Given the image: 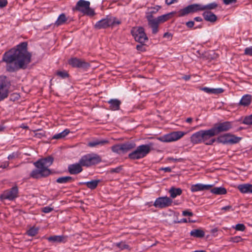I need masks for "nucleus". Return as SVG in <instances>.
I'll return each instance as SVG.
<instances>
[{
  "label": "nucleus",
  "instance_id": "f257e3e1",
  "mask_svg": "<svg viewBox=\"0 0 252 252\" xmlns=\"http://www.w3.org/2000/svg\"><path fill=\"white\" fill-rule=\"evenodd\" d=\"M27 45L26 42H23L3 55L2 61L6 63L7 71L14 72L27 67L32 57L31 54L28 52Z\"/></svg>",
  "mask_w": 252,
  "mask_h": 252
},
{
  "label": "nucleus",
  "instance_id": "f03ea898",
  "mask_svg": "<svg viewBox=\"0 0 252 252\" xmlns=\"http://www.w3.org/2000/svg\"><path fill=\"white\" fill-rule=\"evenodd\" d=\"M53 161L54 158L51 156L39 159L34 162L33 164L36 169L31 172L30 177L34 179H38L48 176L51 173L49 167L53 164Z\"/></svg>",
  "mask_w": 252,
  "mask_h": 252
},
{
  "label": "nucleus",
  "instance_id": "7ed1b4c3",
  "mask_svg": "<svg viewBox=\"0 0 252 252\" xmlns=\"http://www.w3.org/2000/svg\"><path fill=\"white\" fill-rule=\"evenodd\" d=\"M153 146V144L152 143L140 145L128 155V158L131 160L143 158L150 153Z\"/></svg>",
  "mask_w": 252,
  "mask_h": 252
},
{
  "label": "nucleus",
  "instance_id": "20e7f679",
  "mask_svg": "<svg viewBox=\"0 0 252 252\" xmlns=\"http://www.w3.org/2000/svg\"><path fill=\"white\" fill-rule=\"evenodd\" d=\"M80 163L84 167H89L97 164L101 162V158L99 155L95 153L87 154L81 157Z\"/></svg>",
  "mask_w": 252,
  "mask_h": 252
},
{
  "label": "nucleus",
  "instance_id": "39448f33",
  "mask_svg": "<svg viewBox=\"0 0 252 252\" xmlns=\"http://www.w3.org/2000/svg\"><path fill=\"white\" fill-rule=\"evenodd\" d=\"M90 1L85 0H79L73 9L80 11L85 15L93 16L95 15V12L93 9L90 8Z\"/></svg>",
  "mask_w": 252,
  "mask_h": 252
},
{
  "label": "nucleus",
  "instance_id": "423d86ee",
  "mask_svg": "<svg viewBox=\"0 0 252 252\" xmlns=\"http://www.w3.org/2000/svg\"><path fill=\"white\" fill-rule=\"evenodd\" d=\"M121 21L117 20L115 17L107 16L105 18L101 19L96 23L95 27L97 29H106L110 26L115 25H119Z\"/></svg>",
  "mask_w": 252,
  "mask_h": 252
},
{
  "label": "nucleus",
  "instance_id": "0eeeda50",
  "mask_svg": "<svg viewBox=\"0 0 252 252\" xmlns=\"http://www.w3.org/2000/svg\"><path fill=\"white\" fill-rule=\"evenodd\" d=\"M172 13H169L161 15L156 18L155 19H149V26L152 28L153 32L158 31V25L171 18Z\"/></svg>",
  "mask_w": 252,
  "mask_h": 252
},
{
  "label": "nucleus",
  "instance_id": "6e6552de",
  "mask_svg": "<svg viewBox=\"0 0 252 252\" xmlns=\"http://www.w3.org/2000/svg\"><path fill=\"white\" fill-rule=\"evenodd\" d=\"M202 143L206 145H212L216 141L214 131L211 128L207 130H199Z\"/></svg>",
  "mask_w": 252,
  "mask_h": 252
},
{
  "label": "nucleus",
  "instance_id": "1a4fd4ad",
  "mask_svg": "<svg viewBox=\"0 0 252 252\" xmlns=\"http://www.w3.org/2000/svg\"><path fill=\"white\" fill-rule=\"evenodd\" d=\"M135 147L136 144L134 143L127 142L122 144L115 145L111 147V150L114 153L120 154L126 153Z\"/></svg>",
  "mask_w": 252,
  "mask_h": 252
},
{
  "label": "nucleus",
  "instance_id": "9d476101",
  "mask_svg": "<svg viewBox=\"0 0 252 252\" xmlns=\"http://www.w3.org/2000/svg\"><path fill=\"white\" fill-rule=\"evenodd\" d=\"M184 135V132L177 131L159 136L157 139L162 142H171L179 140Z\"/></svg>",
  "mask_w": 252,
  "mask_h": 252
},
{
  "label": "nucleus",
  "instance_id": "9b49d317",
  "mask_svg": "<svg viewBox=\"0 0 252 252\" xmlns=\"http://www.w3.org/2000/svg\"><path fill=\"white\" fill-rule=\"evenodd\" d=\"M9 85L5 76L0 77V101L7 97Z\"/></svg>",
  "mask_w": 252,
  "mask_h": 252
},
{
  "label": "nucleus",
  "instance_id": "f8f14e48",
  "mask_svg": "<svg viewBox=\"0 0 252 252\" xmlns=\"http://www.w3.org/2000/svg\"><path fill=\"white\" fill-rule=\"evenodd\" d=\"M232 122L226 121L219 124H216L212 128L215 136L220 132L229 130L232 127Z\"/></svg>",
  "mask_w": 252,
  "mask_h": 252
},
{
  "label": "nucleus",
  "instance_id": "ddd939ff",
  "mask_svg": "<svg viewBox=\"0 0 252 252\" xmlns=\"http://www.w3.org/2000/svg\"><path fill=\"white\" fill-rule=\"evenodd\" d=\"M172 202V199L166 196L157 198L154 202L153 205L156 208L163 209L171 206Z\"/></svg>",
  "mask_w": 252,
  "mask_h": 252
},
{
  "label": "nucleus",
  "instance_id": "4468645a",
  "mask_svg": "<svg viewBox=\"0 0 252 252\" xmlns=\"http://www.w3.org/2000/svg\"><path fill=\"white\" fill-rule=\"evenodd\" d=\"M18 189L15 186L9 189L5 190L0 195L1 200L8 199L9 200H13L18 196Z\"/></svg>",
  "mask_w": 252,
  "mask_h": 252
},
{
  "label": "nucleus",
  "instance_id": "2eb2a0df",
  "mask_svg": "<svg viewBox=\"0 0 252 252\" xmlns=\"http://www.w3.org/2000/svg\"><path fill=\"white\" fill-rule=\"evenodd\" d=\"M199 11H203V5L200 4H193L180 10L179 11V15L183 16L190 13H194Z\"/></svg>",
  "mask_w": 252,
  "mask_h": 252
},
{
  "label": "nucleus",
  "instance_id": "dca6fc26",
  "mask_svg": "<svg viewBox=\"0 0 252 252\" xmlns=\"http://www.w3.org/2000/svg\"><path fill=\"white\" fill-rule=\"evenodd\" d=\"M241 139V137L230 134H225L218 138L219 142L222 144H235L238 143Z\"/></svg>",
  "mask_w": 252,
  "mask_h": 252
},
{
  "label": "nucleus",
  "instance_id": "f3484780",
  "mask_svg": "<svg viewBox=\"0 0 252 252\" xmlns=\"http://www.w3.org/2000/svg\"><path fill=\"white\" fill-rule=\"evenodd\" d=\"M68 63L73 67L88 68L90 67V64L88 63L75 57L70 58Z\"/></svg>",
  "mask_w": 252,
  "mask_h": 252
},
{
  "label": "nucleus",
  "instance_id": "a211bd4d",
  "mask_svg": "<svg viewBox=\"0 0 252 252\" xmlns=\"http://www.w3.org/2000/svg\"><path fill=\"white\" fill-rule=\"evenodd\" d=\"M82 164L80 163V160L78 163L71 164L68 165L67 170L71 175H77L83 171Z\"/></svg>",
  "mask_w": 252,
  "mask_h": 252
},
{
  "label": "nucleus",
  "instance_id": "6ab92c4d",
  "mask_svg": "<svg viewBox=\"0 0 252 252\" xmlns=\"http://www.w3.org/2000/svg\"><path fill=\"white\" fill-rule=\"evenodd\" d=\"M213 187V185H203L202 184H196L192 185L190 188V190L192 192L209 190Z\"/></svg>",
  "mask_w": 252,
  "mask_h": 252
},
{
  "label": "nucleus",
  "instance_id": "aec40b11",
  "mask_svg": "<svg viewBox=\"0 0 252 252\" xmlns=\"http://www.w3.org/2000/svg\"><path fill=\"white\" fill-rule=\"evenodd\" d=\"M131 33L135 41L140 44H144L148 40L145 32H131Z\"/></svg>",
  "mask_w": 252,
  "mask_h": 252
},
{
  "label": "nucleus",
  "instance_id": "412c9836",
  "mask_svg": "<svg viewBox=\"0 0 252 252\" xmlns=\"http://www.w3.org/2000/svg\"><path fill=\"white\" fill-rule=\"evenodd\" d=\"M108 140L106 139H95L91 141H90L88 144V146L90 147H94L98 146H103L108 144Z\"/></svg>",
  "mask_w": 252,
  "mask_h": 252
},
{
  "label": "nucleus",
  "instance_id": "4be33fe9",
  "mask_svg": "<svg viewBox=\"0 0 252 252\" xmlns=\"http://www.w3.org/2000/svg\"><path fill=\"white\" fill-rule=\"evenodd\" d=\"M109 104V109L112 111H116L120 109L121 101L118 99H111L108 101Z\"/></svg>",
  "mask_w": 252,
  "mask_h": 252
},
{
  "label": "nucleus",
  "instance_id": "5701e85b",
  "mask_svg": "<svg viewBox=\"0 0 252 252\" xmlns=\"http://www.w3.org/2000/svg\"><path fill=\"white\" fill-rule=\"evenodd\" d=\"M49 242L54 243H65L67 241V237L63 235H54L47 238Z\"/></svg>",
  "mask_w": 252,
  "mask_h": 252
},
{
  "label": "nucleus",
  "instance_id": "b1692460",
  "mask_svg": "<svg viewBox=\"0 0 252 252\" xmlns=\"http://www.w3.org/2000/svg\"><path fill=\"white\" fill-rule=\"evenodd\" d=\"M238 189L242 193H252V185L250 184H241Z\"/></svg>",
  "mask_w": 252,
  "mask_h": 252
},
{
  "label": "nucleus",
  "instance_id": "393cba45",
  "mask_svg": "<svg viewBox=\"0 0 252 252\" xmlns=\"http://www.w3.org/2000/svg\"><path fill=\"white\" fill-rule=\"evenodd\" d=\"M201 90L209 94H220L222 93L224 90L222 88H210L208 87H203L201 88Z\"/></svg>",
  "mask_w": 252,
  "mask_h": 252
},
{
  "label": "nucleus",
  "instance_id": "a878e982",
  "mask_svg": "<svg viewBox=\"0 0 252 252\" xmlns=\"http://www.w3.org/2000/svg\"><path fill=\"white\" fill-rule=\"evenodd\" d=\"M160 7H161L160 6L156 5L155 7L149 8V11L146 13V18L148 21L149 25V19H155L156 18L153 17V14L157 13Z\"/></svg>",
  "mask_w": 252,
  "mask_h": 252
},
{
  "label": "nucleus",
  "instance_id": "bb28decb",
  "mask_svg": "<svg viewBox=\"0 0 252 252\" xmlns=\"http://www.w3.org/2000/svg\"><path fill=\"white\" fill-rule=\"evenodd\" d=\"M203 16L206 21L212 23L216 22L217 19L216 15L209 11H205L204 12Z\"/></svg>",
  "mask_w": 252,
  "mask_h": 252
},
{
  "label": "nucleus",
  "instance_id": "cd10ccee",
  "mask_svg": "<svg viewBox=\"0 0 252 252\" xmlns=\"http://www.w3.org/2000/svg\"><path fill=\"white\" fill-rule=\"evenodd\" d=\"M252 101V96L250 94H245L241 98L239 104L244 107L248 106Z\"/></svg>",
  "mask_w": 252,
  "mask_h": 252
},
{
  "label": "nucleus",
  "instance_id": "c85d7f7f",
  "mask_svg": "<svg viewBox=\"0 0 252 252\" xmlns=\"http://www.w3.org/2000/svg\"><path fill=\"white\" fill-rule=\"evenodd\" d=\"M99 180H92L89 182L80 183V184L85 185L87 187L92 190L94 189L100 183Z\"/></svg>",
  "mask_w": 252,
  "mask_h": 252
},
{
  "label": "nucleus",
  "instance_id": "c756f323",
  "mask_svg": "<svg viewBox=\"0 0 252 252\" xmlns=\"http://www.w3.org/2000/svg\"><path fill=\"white\" fill-rule=\"evenodd\" d=\"M190 142L193 145L202 143L199 131L191 135L190 136Z\"/></svg>",
  "mask_w": 252,
  "mask_h": 252
},
{
  "label": "nucleus",
  "instance_id": "7c9ffc66",
  "mask_svg": "<svg viewBox=\"0 0 252 252\" xmlns=\"http://www.w3.org/2000/svg\"><path fill=\"white\" fill-rule=\"evenodd\" d=\"M169 193L170 195V197L172 198H175L178 195H180L182 193V190L180 188H176L174 187H172L169 190Z\"/></svg>",
  "mask_w": 252,
  "mask_h": 252
},
{
  "label": "nucleus",
  "instance_id": "2f4dec72",
  "mask_svg": "<svg viewBox=\"0 0 252 252\" xmlns=\"http://www.w3.org/2000/svg\"><path fill=\"white\" fill-rule=\"evenodd\" d=\"M211 192L212 193L217 195H223L226 193V189L222 187H215L211 189Z\"/></svg>",
  "mask_w": 252,
  "mask_h": 252
},
{
  "label": "nucleus",
  "instance_id": "473e14b6",
  "mask_svg": "<svg viewBox=\"0 0 252 252\" xmlns=\"http://www.w3.org/2000/svg\"><path fill=\"white\" fill-rule=\"evenodd\" d=\"M190 236L196 238H202L204 236L205 233L202 230L195 229L190 231Z\"/></svg>",
  "mask_w": 252,
  "mask_h": 252
},
{
  "label": "nucleus",
  "instance_id": "72a5a7b5",
  "mask_svg": "<svg viewBox=\"0 0 252 252\" xmlns=\"http://www.w3.org/2000/svg\"><path fill=\"white\" fill-rule=\"evenodd\" d=\"M73 181V178L71 176L60 177L56 180V182L59 184H65L67 183H70Z\"/></svg>",
  "mask_w": 252,
  "mask_h": 252
},
{
  "label": "nucleus",
  "instance_id": "f704fd0d",
  "mask_svg": "<svg viewBox=\"0 0 252 252\" xmlns=\"http://www.w3.org/2000/svg\"><path fill=\"white\" fill-rule=\"evenodd\" d=\"M67 21V18L64 14H61L58 18L57 21L55 23V26H59L62 25L64 23Z\"/></svg>",
  "mask_w": 252,
  "mask_h": 252
},
{
  "label": "nucleus",
  "instance_id": "c9c22d12",
  "mask_svg": "<svg viewBox=\"0 0 252 252\" xmlns=\"http://www.w3.org/2000/svg\"><path fill=\"white\" fill-rule=\"evenodd\" d=\"M69 133V130L68 129H65L62 132H61L59 133L55 134L53 136V138L56 139H61V138H63L65 136H66Z\"/></svg>",
  "mask_w": 252,
  "mask_h": 252
},
{
  "label": "nucleus",
  "instance_id": "e433bc0d",
  "mask_svg": "<svg viewBox=\"0 0 252 252\" xmlns=\"http://www.w3.org/2000/svg\"><path fill=\"white\" fill-rule=\"evenodd\" d=\"M218 6V4L216 2H212L207 5H203V10H211L215 9Z\"/></svg>",
  "mask_w": 252,
  "mask_h": 252
},
{
  "label": "nucleus",
  "instance_id": "4c0bfd02",
  "mask_svg": "<svg viewBox=\"0 0 252 252\" xmlns=\"http://www.w3.org/2000/svg\"><path fill=\"white\" fill-rule=\"evenodd\" d=\"M38 229L35 227H32L27 231V234L29 236H34L38 233Z\"/></svg>",
  "mask_w": 252,
  "mask_h": 252
},
{
  "label": "nucleus",
  "instance_id": "58836bf2",
  "mask_svg": "<svg viewBox=\"0 0 252 252\" xmlns=\"http://www.w3.org/2000/svg\"><path fill=\"white\" fill-rule=\"evenodd\" d=\"M56 75L63 79L67 78L69 76L68 73L65 70L58 71L56 72Z\"/></svg>",
  "mask_w": 252,
  "mask_h": 252
},
{
  "label": "nucleus",
  "instance_id": "ea45409f",
  "mask_svg": "<svg viewBox=\"0 0 252 252\" xmlns=\"http://www.w3.org/2000/svg\"><path fill=\"white\" fill-rule=\"evenodd\" d=\"M243 124L247 125H252V114L245 117L243 121Z\"/></svg>",
  "mask_w": 252,
  "mask_h": 252
},
{
  "label": "nucleus",
  "instance_id": "a19ab883",
  "mask_svg": "<svg viewBox=\"0 0 252 252\" xmlns=\"http://www.w3.org/2000/svg\"><path fill=\"white\" fill-rule=\"evenodd\" d=\"M116 246L117 247H118L119 248H120V250H123L124 249H127L129 248V246L123 242L117 243L116 244Z\"/></svg>",
  "mask_w": 252,
  "mask_h": 252
},
{
  "label": "nucleus",
  "instance_id": "79ce46f5",
  "mask_svg": "<svg viewBox=\"0 0 252 252\" xmlns=\"http://www.w3.org/2000/svg\"><path fill=\"white\" fill-rule=\"evenodd\" d=\"M236 230L244 231L246 229V226L244 224L242 223H238L237 224L235 227H233Z\"/></svg>",
  "mask_w": 252,
  "mask_h": 252
},
{
  "label": "nucleus",
  "instance_id": "37998d69",
  "mask_svg": "<svg viewBox=\"0 0 252 252\" xmlns=\"http://www.w3.org/2000/svg\"><path fill=\"white\" fill-rule=\"evenodd\" d=\"M244 55L252 56V46L246 47L244 50Z\"/></svg>",
  "mask_w": 252,
  "mask_h": 252
},
{
  "label": "nucleus",
  "instance_id": "c03bdc74",
  "mask_svg": "<svg viewBox=\"0 0 252 252\" xmlns=\"http://www.w3.org/2000/svg\"><path fill=\"white\" fill-rule=\"evenodd\" d=\"M53 208L50 206H46L42 209V211L44 213H49L53 210Z\"/></svg>",
  "mask_w": 252,
  "mask_h": 252
},
{
  "label": "nucleus",
  "instance_id": "a18cd8bd",
  "mask_svg": "<svg viewBox=\"0 0 252 252\" xmlns=\"http://www.w3.org/2000/svg\"><path fill=\"white\" fill-rule=\"evenodd\" d=\"M122 169V168L121 166H118L116 168H111L110 170V172L111 173H119Z\"/></svg>",
  "mask_w": 252,
  "mask_h": 252
},
{
  "label": "nucleus",
  "instance_id": "49530a36",
  "mask_svg": "<svg viewBox=\"0 0 252 252\" xmlns=\"http://www.w3.org/2000/svg\"><path fill=\"white\" fill-rule=\"evenodd\" d=\"M242 238L240 236H235L232 238V241L234 243H238L242 241Z\"/></svg>",
  "mask_w": 252,
  "mask_h": 252
},
{
  "label": "nucleus",
  "instance_id": "de8ad7c7",
  "mask_svg": "<svg viewBox=\"0 0 252 252\" xmlns=\"http://www.w3.org/2000/svg\"><path fill=\"white\" fill-rule=\"evenodd\" d=\"M18 157V154L17 153L13 152L12 154H10L8 157L7 158L9 160L14 159Z\"/></svg>",
  "mask_w": 252,
  "mask_h": 252
},
{
  "label": "nucleus",
  "instance_id": "09e8293b",
  "mask_svg": "<svg viewBox=\"0 0 252 252\" xmlns=\"http://www.w3.org/2000/svg\"><path fill=\"white\" fill-rule=\"evenodd\" d=\"M163 37L167 38L168 40H170L172 37V34L171 32H164Z\"/></svg>",
  "mask_w": 252,
  "mask_h": 252
},
{
  "label": "nucleus",
  "instance_id": "8fccbe9b",
  "mask_svg": "<svg viewBox=\"0 0 252 252\" xmlns=\"http://www.w3.org/2000/svg\"><path fill=\"white\" fill-rule=\"evenodd\" d=\"M182 215L184 216H192L193 214L192 212L189 211L188 210H185L183 211Z\"/></svg>",
  "mask_w": 252,
  "mask_h": 252
},
{
  "label": "nucleus",
  "instance_id": "3c124183",
  "mask_svg": "<svg viewBox=\"0 0 252 252\" xmlns=\"http://www.w3.org/2000/svg\"><path fill=\"white\" fill-rule=\"evenodd\" d=\"M221 210L224 211H233L232 207L230 205L226 206L221 208Z\"/></svg>",
  "mask_w": 252,
  "mask_h": 252
},
{
  "label": "nucleus",
  "instance_id": "603ef678",
  "mask_svg": "<svg viewBox=\"0 0 252 252\" xmlns=\"http://www.w3.org/2000/svg\"><path fill=\"white\" fill-rule=\"evenodd\" d=\"M9 162L7 161H4L2 162L1 165H0V168L4 169L7 168L9 166Z\"/></svg>",
  "mask_w": 252,
  "mask_h": 252
},
{
  "label": "nucleus",
  "instance_id": "864d4df0",
  "mask_svg": "<svg viewBox=\"0 0 252 252\" xmlns=\"http://www.w3.org/2000/svg\"><path fill=\"white\" fill-rule=\"evenodd\" d=\"M7 4V0H0V7H5Z\"/></svg>",
  "mask_w": 252,
  "mask_h": 252
},
{
  "label": "nucleus",
  "instance_id": "5fc2aeb1",
  "mask_svg": "<svg viewBox=\"0 0 252 252\" xmlns=\"http://www.w3.org/2000/svg\"><path fill=\"white\" fill-rule=\"evenodd\" d=\"M160 170H163L165 172H170L171 171V169L170 167H162L160 169Z\"/></svg>",
  "mask_w": 252,
  "mask_h": 252
},
{
  "label": "nucleus",
  "instance_id": "6e6d98bb",
  "mask_svg": "<svg viewBox=\"0 0 252 252\" xmlns=\"http://www.w3.org/2000/svg\"><path fill=\"white\" fill-rule=\"evenodd\" d=\"M143 44H139V45H137L136 46V49L138 51H144V47L143 46Z\"/></svg>",
  "mask_w": 252,
  "mask_h": 252
},
{
  "label": "nucleus",
  "instance_id": "4d7b16f0",
  "mask_svg": "<svg viewBox=\"0 0 252 252\" xmlns=\"http://www.w3.org/2000/svg\"><path fill=\"white\" fill-rule=\"evenodd\" d=\"M236 1V0H223V2L225 4H229L232 2H234Z\"/></svg>",
  "mask_w": 252,
  "mask_h": 252
},
{
  "label": "nucleus",
  "instance_id": "13d9d810",
  "mask_svg": "<svg viewBox=\"0 0 252 252\" xmlns=\"http://www.w3.org/2000/svg\"><path fill=\"white\" fill-rule=\"evenodd\" d=\"M186 25L189 28L192 27L194 25V22L193 21H189L187 22Z\"/></svg>",
  "mask_w": 252,
  "mask_h": 252
},
{
  "label": "nucleus",
  "instance_id": "bf43d9fd",
  "mask_svg": "<svg viewBox=\"0 0 252 252\" xmlns=\"http://www.w3.org/2000/svg\"><path fill=\"white\" fill-rule=\"evenodd\" d=\"M176 1V0H166L165 2L167 5H170Z\"/></svg>",
  "mask_w": 252,
  "mask_h": 252
},
{
  "label": "nucleus",
  "instance_id": "052dcab7",
  "mask_svg": "<svg viewBox=\"0 0 252 252\" xmlns=\"http://www.w3.org/2000/svg\"><path fill=\"white\" fill-rule=\"evenodd\" d=\"M182 78L183 79H184L185 81H188L190 79V76L186 75H184V76H183Z\"/></svg>",
  "mask_w": 252,
  "mask_h": 252
},
{
  "label": "nucleus",
  "instance_id": "680f3d73",
  "mask_svg": "<svg viewBox=\"0 0 252 252\" xmlns=\"http://www.w3.org/2000/svg\"><path fill=\"white\" fill-rule=\"evenodd\" d=\"M178 222H179V223L187 222V219L183 218V219H181L180 220L178 221Z\"/></svg>",
  "mask_w": 252,
  "mask_h": 252
},
{
  "label": "nucleus",
  "instance_id": "e2e57ef3",
  "mask_svg": "<svg viewBox=\"0 0 252 252\" xmlns=\"http://www.w3.org/2000/svg\"><path fill=\"white\" fill-rule=\"evenodd\" d=\"M194 20L197 22H201L202 21V19L200 17H196L194 18Z\"/></svg>",
  "mask_w": 252,
  "mask_h": 252
},
{
  "label": "nucleus",
  "instance_id": "0e129e2a",
  "mask_svg": "<svg viewBox=\"0 0 252 252\" xmlns=\"http://www.w3.org/2000/svg\"><path fill=\"white\" fill-rule=\"evenodd\" d=\"M192 121V119L191 118H188L187 119H186V122L188 123H190Z\"/></svg>",
  "mask_w": 252,
  "mask_h": 252
},
{
  "label": "nucleus",
  "instance_id": "69168bd1",
  "mask_svg": "<svg viewBox=\"0 0 252 252\" xmlns=\"http://www.w3.org/2000/svg\"><path fill=\"white\" fill-rule=\"evenodd\" d=\"M4 127L0 125V131H2L4 130Z\"/></svg>",
  "mask_w": 252,
  "mask_h": 252
},
{
  "label": "nucleus",
  "instance_id": "338daca9",
  "mask_svg": "<svg viewBox=\"0 0 252 252\" xmlns=\"http://www.w3.org/2000/svg\"><path fill=\"white\" fill-rule=\"evenodd\" d=\"M138 32H143V29L142 28H139L138 30Z\"/></svg>",
  "mask_w": 252,
  "mask_h": 252
},
{
  "label": "nucleus",
  "instance_id": "774afa93",
  "mask_svg": "<svg viewBox=\"0 0 252 252\" xmlns=\"http://www.w3.org/2000/svg\"><path fill=\"white\" fill-rule=\"evenodd\" d=\"M23 127L26 128V126H23Z\"/></svg>",
  "mask_w": 252,
  "mask_h": 252
}]
</instances>
